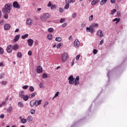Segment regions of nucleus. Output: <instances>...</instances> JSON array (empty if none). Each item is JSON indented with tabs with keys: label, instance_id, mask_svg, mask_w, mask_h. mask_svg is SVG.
Returning <instances> with one entry per match:
<instances>
[{
	"label": "nucleus",
	"instance_id": "9b49d317",
	"mask_svg": "<svg viewBox=\"0 0 127 127\" xmlns=\"http://www.w3.org/2000/svg\"><path fill=\"white\" fill-rule=\"evenodd\" d=\"M74 45L75 47H79L80 46V42L78 39H76L74 41Z\"/></svg>",
	"mask_w": 127,
	"mask_h": 127
},
{
	"label": "nucleus",
	"instance_id": "bb28decb",
	"mask_svg": "<svg viewBox=\"0 0 127 127\" xmlns=\"http://www.w3.org/2000/svg\"><path fill=\"white\" fill-rule=\"evenodd\" d=\"M90 26L94 28V27H98V26H99V25L98 24V23H93Z\"/></svg>",
	"mask_w": 127,
	"mask_h": 127
},
{
	"label": "nucleus",
	"instance_id": "bf43d9fd",
	"mask_svg": "<svg viewBox=\"0 0 127 127\" xmlns=\"http://www.w3.org/2000/svg\"><path fill=\"white\" fill-rule=\"evenodd\" d=\"M64 10V9L62 8H59V12L62 13V12H63Z\"/></svg>",
	"mask_w": 127,
	"mask_h": 127
},
{
	"label": "nucleus",
	"instance_id": "79ce46f5",
	"mask_svg": "<svg viewBox=\"0 0 127 127\" xmlns=\"http://www.w3.org/2000/svg\"><path fill=\"white\" fill-rule=\"evenodd\" d=\"M62 44H63V43H59L57 46V48H58V49H59V48H60V47H61V46H62Z\"/></svg>",
	"mask_w": 127,
	"mask_h": 127
},
{
	"label": "nucleus",
	"instance_id": "412c9836",
	"mask_svg": "<svg viewBox=\"0 0 127 127\" xmlns=\"http://www.w3.org/2000/svg\"><path fill=\"white\" fill-rule=\"evenodd\" d=\"M27 122H28V123H29V122H32V116H28L27 117Z\"/></svg>",
	"mask_w": 127,
	"mask_h": 127
},
{
	"label": "nucleus",
	"instance_id": "37998d69",
	"mask_svg": "<svg viewBox=\"0 0 127 127\" xmlns=\"http://www.w3.org/2000/svg\"><path fill=\"white\" fill-rule=\"evenodd\" d=\"M76 16H77V13H74L72 15V18H76Z\"/></svg>",
	"mask_w": 127,
	"mask_h": 127
},
{
	"label": "nucleus",
	"instance_id": "338daca9",
	"mask_svg": "<svg viewBox=\"0 0 127 127\" xmlns=\"http://www.w3.org/2000/svg\"><path fill=\"white\" fill-rule=\"evenodd\" d=\"M3 22H4V20H1L0 21V24L1 25H3Z\"/></svg>",
	"mask_w": 127,
	"mask_h": 127
},
{
	"label": "nucleus",
	"instance_id": "a878e982",
	"mask_svg": "<svg viewBox=\"0 0 127 127\" xmlns=\"http://www.w3.org/2000/svg\"><path fill=\"white\" fill-rule=\"evenodd\" d=\"M24 96V91H22L20 92V94H19V97H20V98H23Z\"/></svg>",
	"mask_w": 127,
	"mask_h": 127
},
{
	"label": "nucleus",
	"instance_id": "5fc2aeb1",
	"mask_svg": "<svg viewBox=\"0 0 127 127\" xmlns=\"http://www.w3.org/2000/svg\"><path fill=\"white\" fill-rule=\"evenodd\" d=\"M54 8H56V5H52L51 6V9H54Z\"/></svg>",
	"mask_w": 127,
	"mask_h": 127
},
{
	"label": "nucleus",
	"instance_id": "1a4fd4ad",
	"mask_svg": "<svg viewBox=\"0 0 127 127\" xmlns=\"http://www.w3.org/2000/svg\"><path fill=\"white\" fill-rule=\"evenodd\" d=\"M30 106L32 107H34V106H36V102H35V100H31L30 102Z\"/></svg>",
	"mask_w": 127,
	"mask_h": 127
},
{
	"label": "nucleus",
	"instance_id": "a18cd8bd",
	"mask_svg": "<svg viewBox=\"0 0 127 127\" xmlns=\"http://www.w3.org/2000/svg\"><path fill=\"white\" fill-rule=\"evenodd\" d=\"M115 12H117V9H114L113 10H111V14H114Z\"/></svg>",
	"mask_w": 127,
	"mask_h": 127
},
{
	"label": "nucleus",
	"instance_id": "864d4df0",
	"mask_svg": "<svg viewBox=\"0 0 127 127\" xmlns=\"http://www.w3.org/2000/svg\"><path fill=\"white\" fill-rule=\"evenodd\" d=\"M94 17V16L93 15H91L89 17V20H93V18Z\"/></svg>",
	"mask_w": 127,
	"mask_h": 127
},
{
	"label": "nucleus",
	"instance_id": "f03ea898",
	"mask_svg": "<svg viewBox=\"0 0 127 127\" xmlns=\"http://www.w3.org/2000/svg\"><path fill=\"white\" fill-rule=\"evenodd\" d=\"M68 59V53L67 52H64L62 55V61L63 63H65Z\"/></svg>",
	"mask_w": 127,
	"mask_h": 127
},
{
	"label": "nucleus",
	"instance_id": "5701e85b",
	"mask_svg": "<svg viewBox=\"0 0 127 127\" xmlns=\"http://www.w3.org/2000/svg\"><path fill=\"white\" fill-rule=\"evenodd\" d=\"M20 122L21 124H26V123H27V119L22 118V119H21Z\"/></svg>",
	"mask_w": 127,
	"mask_h": 127
},
{
	"label": "nucleus",
	"instance_id": "4468645a",
	"mask_svg": "<svg viewBox=\"0 0 127 127\" xmlns=\"http://www.w3.org/2000/svg\"><path fill=\"white\" fill-rule=\"evenodd\" d=\"M97 35L98 36H100V37H103V32H102V30H99L97 32Z\"/></svg>",
	"mask_w": 127,
	"mask_h": 127
},
{
	"label": "nucleus",
	"instance_id": "c756f323",
	"mask_svg": "<svg viewBox=\"0 0 127 127\" xmlns=\"http://www.w3.org/2000/svg\"><path fill=\"white\" fill-rule=\"evenodd\" d=\"M27 37H28V34H25L21 36L22 39H25V38H27Z\"/></svg>",
	"mask_w": 127,
	"mask_h": 127
},
{
	"label": "nucleus",
	"instance_id": "58836bf2",
	"mask_svg": "<svg viewBox=\"0 0 127 127\" xmlns=\"http://www.w3.org/2000/svg\"><path fill=\"white\" fill-rule=\"evenodd\" d=\"M48 77V75H47V74L44 73L42 75L43 79H45Z\"/></svg>",
	"mask_w": 127,
	"mask_h": 127
},
{
	"label": "nucleus",
	"instance_id": "393cba45",
	"mask_svg": "<svg viewBox=\"0 0 127 127\" xmlns=\"http://www.w3.org/2000/svg\"><path fill=\"white\" fill-rule=\"evenodd\" d=\"M11 111H12V106H10V107L6 110L7 113H11Z\"/></svg>",
	"mask_w": 127,
	"mask_h": 127
},
{
	"label": "nucleus",
	"instance_id": "2eb2a0df",
	"mask_svg": "<svg viewBox=\"0 0 127 127\" xmlns=\"http://www.w3.org/2000/svg\"><path fill=\"white\" fill-rule=\"evenodd\" d=\"M35 102H36V107H38L41 104V102H42V100H35Z\"/></svg>",
	"mask_w": 127,
	"mask_h": 127
},
{
	"label": "nucleus",
	"instance_id": "7ed1b4c3",
	"mask_svg": "<svg viewBox=\"0 0 127 127\" xmlns=\"http://www.w3.org/2000/svg\"><path fill=\"white\" fill-rule=\"evenodd\" d=\"M49 17H50V14L46 13L41 16L40 19L42 21H44L46 20V19H48V18H49Z\"/></svg>",
	"mask_w": 127,
	"mask_h": 127
},
{
	"label": "nucleus",
	"instance_id": "b1692460",
	"mask_svg": "<svg viewBox=\"0 0 127 127\" xmlns=\"http://www.w3.org/2000/svg\"><path fill=\"white\" fill-rule=\"evenodd\" d=\"M29 91L31 93L34 92V87L32 86H30L29 88Z\"/></svg>",
	"mask_w": 127,
	"mask_h": 127
},
{
	"label": "nucleus",
	"instance_id": "ddd939ff",
	"mask_svg": "<svg viewBox=\"0 0 127 127\" xmlns=\"http://www.w3.org/2000/svg\"><path fill=\"white\" fill-rule=\"evenodd\" d=\"M36 95H37V93L36 92H34V93H32V94H29V99H32V98H34V97H35Z\"/></svg>",
	"mask_w": 127,
	"mask_h": 127
},
{
	"label": "nucleus",
	"instance_id": "69168bd1",
	"mask_svg": "<svg viewBox=\"0 0 127 127\" xmlns=\"http://www.w3.org/2000/svg\"><path fill=\"white\" fill-rule=\"evenodd\" d=\"M85 26H86V24L85 23H82L81 24V27H82V28H84V27H85Z\"/></svg>",
	"mask_w": 127,
	"mask_h": 127
},
{
	"label": "nucleus",
	"instance_id": "9d476101",
	"mask_svg": "<svg viewBox=\"0 0 127 127\" xmlns=\"http://www.w3.org/2000/svg\"><path fill=\"white\" fill-rule=\"evenodd\" d=\"M4 30H9L10 29V25L9 24H5L4 25Z\"/></svg>",
	"mask_w": 127,
	"mask_h": 127
},
{
	"label": "nucleus",
	"instance_id": "6e6552de",
	"mask_svg": "<svg viewBox=\"0 0 127 127\" xmlns=\"http://www.w3.org/2000/svg\"><path fill=\"white\" fill-rule=\"evenodd\" d=\"M42 71H43V70L41 66H38L37 67V73H38V74H40V73H42Z\"/></svg>",
	"mask_w": 127,
	"mask_h": 127
},
{
	"label": "nucleus",
	"instance_id": "4d7b16f0",
	"mask_svg": "<svg viewBox=\"0 0 127 127\" xmlns=\"http://www.w3.org/2000/svg\"><path fill=\"white\" fill-rule=\"evenodd\" d=\"M3 76H4V73H3L0 75V79H2L3 78Z\"/></svg>",
	"mask_w": 127,
	"mask_h": 127
},
{
	"label": "nucleus",
	"instance_id": "680f3d73",
	"mask_svg": "<svg viewBox=\"0 0 127 127\" xmlns=\"http://www.w3.org/2000/svg\"><path fill=\"white\" fill-rule=\"evenodd\" d=\"M67 26V23H64L62 25V27H66Z\"/></svg>",
	"mask_w": 127,
	"mask_h": 127
},
{
	"label": "nucleus",
	"instance_id": "4c0bfd02",
	"mask_svg": "<svg viewBox=\"0 0 127 127\" xmlns=\"http://www.w3.org/2000/svg\"><path fill=\"white\" fill-rule=\"evenodd\" d=\"M59 92H57L56 94L55 95L54 97L53 98V100H54V99H55V98H56V97H58V96H59Z\"/></svg>",
	"mask_w": 127,
	"mask_h": 127
},
{
	"label": "nucleus",
	"instance_id": "49530a36",
	"mask_svg": "<svg viewBox=\"0 0 127 127\" xmlns=\"http://www.w3.org/2000/svg\"><path fill=\"white\" fill-rule=\"evenodd\" d=\"M79 80H80V76H77L74 80V81H76L79 82Z\"/></svg>",
	"mask_w": 127,
	"mask_h": 127
},
{
	"label": "nucleus",
	"instance_id": "0eeeda50",
	"mask_svg": "<svg viewBox=\"0 0 127 127\" xmlns=\"http://www.w3.org/2000/svg\"><path fill=\"white\" fill-rule=\"evenodd\" d=\"M27 42H28V45H29V46H30V47H31V46H32V45H33L34 41L33 39H29L27 40Z\"/></svg>",
	"mask_w": 127,
	"mask_h": 127
},
{
	"label": "nucleus",
	"instance_id": "603ef678",
	"mask_svg": "<svg viewBox=\"0 0 127 127\" xmlns=\"http://www.w3.org/2000/svg\"><path fill=\"white\" fill-rule=\"evenodd\" d=\"M93 54H97V53H98V50H97V49H94L93 51Z\"/></svg>",
	"mask_w": 127,
	"mask_h": 127
},
{
	"label": "nucleus",
	"instance_id": "09e8293b",
	"mask_svg": "<svg viewBox=\"0 0 127 127\" xmlns=\"http://www.w3.org/2000/svg\"><path fill=\"white\" fill-rule=\"evenodd\" d=\"M75 86H78L79 85V81H77L76 80L74 81Z\"/></svg>",
	"mask_w": 127,
	"mask_h": 127
},
{
	"label": "nucleus",
	"instance_id": "e433bc0d",
	"mask_svg": "<svg viewBox=\"0 0 127 127\" xmlns=\"http://www.w3.org/2000/svg\"><path fill=\"white\" fill-rule=\"evenodd\" d=\"M48 31L50 33L53 32V31H54V29H53V28H49L48 29Z\"/></svg>",
	"mask_w": 127,
	"mask_h": 127
},
{
	"label": "nucleus",
	"instance_id": "aec40b11",
	"mask_svg": "<svg viewBox=\"0 0 127 127\" xmlns=\"http://www.w3.org/2000/svg\"><path fill=\"white\" fill-rule=\"evenodd\" d=\"M28 98H29V95L28 96V95H26L23 96V97L22 98L24 100V101H28Z\"/></svg>",
	"mask_w": 127,
	"mask_h": 127
},
{
	"label": "nucleus",
	"instance_id": "473e14b6",
	"mask_svg": "<svg viewBox=\"0 0 127 127\" xmlns=\"http://www.w3.org/2000/svg\"><path fill=\"white\" fill-rule=\"evenodd\" d=\"M108 1V0H102L100 2V4L101 5H103V4H104V3H106Z\"/></svg>",
	"mask_w": 127,
	"mask_h": 127
},
{
	"label": "nucleus",
	"instance_id": "39448f33",
	"mask_svg": "<svg viewBox=\"0 0 127 127\" xmlns=\"http://www.w3.org/2000/svg\"><path fill=\"white\" fill-rule=\"evenodd\" d=\"M13 6L14 8H17V9H19V8H20V5H19L18 2L16 1L13 2Z\"/></svg>",
	"mask_w": 127,
	"mask_h": 127
},
{
	"label": "nucleus",
	"instance_id": "423d86ee",
	"mask_svg": "<svg viewBox=\"0 0 127 127\" xmlns=\"http://www.w3.org/2000/svg\"><path fill=\"white\" fill-rule=\"evenodd\" d=\"M13 50V46L12 45H9L7 46L6 50L8 53H10Z\"/></svg>",
	"mask_w": 127,
	"mask_h": 127
},
{
	"label": "nucleus",
	"instance_id": "13d9d810",
	"mask_svg": "<svg viewBox=\"0 0 127 127\" xmlns=\"http://www.w3.org/2000/svg\"><path fill=\"white\" fill-rule=\"evenodd\" d=\"M28 55L29 56H31V55H32V52L31 51H29L28 52Z\"/></svg>",
	"mask_w": 127,
	"mask_h": 127
},
{
	"label": "nucleus",
	"instance_id": "f257e3e1",
	"mask_svg": "<svg viewBox=\"0 0 127 127\" xmlns=\"http://www.w3.org/2000/svg\"><path fill=\"white\" fill-rule=\"evenodd\" d=\"M12 4L10 3H6L4 5V7L2 9L3 13H10L11 10Z\"/></svg>",
	"mask_w": 127,
	"mask_h": 127
},
{
	"label": "nucleus",
	"instance_id": "c9c22d12",
	"mask_svg": "<svg viewBox=\"0 0 127 127\" xmlns=\"http://www.w3.org/2000/svg\"><path fill=\"white\" fill-rule=\"evenodd\" d=\"M89 32L91 33H94V28L90 26V30H89Z\"/></svg>",
	"mask_w": 127,
	"mask_h": 127
},
{
	"label": "nucleus",
	"instance_id": "de8ad7c7",
	"mask_svg": "<svg viewBox=\"0 0 127 127\" xmlns=\"http://www.w3.org/2000/svg\"><path fill=\"white\" fill-rule=\"evenodd\" d=\"M3 53V49L1 47H0V54L2 55Z\"/></svg>",
	"mask_w": 127,
	"mask_h": 127
},
{
	"label": "nucleus",
	"instance_id": "f8f14e48",
	"mask_svg": "<svg viewBox=\"0 0 127 127\" xmlns=\"http://www.w3.org/2000/svg\"><path fill=\"white\" fill-rule=\"evenodd\" d=\"M26 23L28 24V25H32L33 23L32 22V20L28 18L26 20Z\"/></svg>",
	"mask_w": 127,
	"mask_h": 127
},
{
	"label": "nucleus",
	"instance_id": "6ab92c4d",
	"mask_svg": "<svg viewBox=\"0 0 127 127\" xmlns=\"http://www.w3.org/2000/svg\"><path fill=\"white\" fill-rule=\"evenodd\" d=\"M17 106L19 108H23V107H24V105H23V103L21 102H19L18 103Z\"/></svg>",
	"mask_w": 127,
	"mask_h": 127
},
{
	"label": "nucleus",
	"instance_id": "ea45409f",
	"mask_svg": "<svg viewBox=\"0 0 127 127\" xmlns=\"http://www.w3.org/2000/svg\"><path fill=\"white\" fill-rule=\"evenodd\" d=\"M65 20H66L65 18H62L60 19V22H61V23H63L64 22H65Z\"/></svg>",
	"mask_w": 127,
	"mask_h": 127
},
{
	"label": "nucleus",
	"instance_id": "c85d7f7f",
	"mask_svg": "<svg viewBox=\"0 0 127 127\" xmlns=\"http://www.w3.org/2000/svg\"><path fill=\"white\" fill-rule=\"evenodd\" d=\"M120 20H121V19L120 18H116L114 19H113V22L115 21H116V23H118V22H120Z\"/></svg>",
	"mask_w": 127,
	"mask_h": 127
},
{
	"label": "nucleus",
	"instance_id": "0e129e2a",
	"mask_svg": "<svg viewBox=\"0 0 127 127\" xmlns=\"http://www.w3.org/2000/svg\"><path fill=\"white\" fill-rule=\"evenodd\" d=\"M80 59V55H78L76 57V60H79Z\"/></svg>",
	"mask_w": 127,
	"mask_h": 127
},
{
	"label": "nucleus",
	"instance_id": "f704fd0d",
	"mask_svg": "<svg viewBox=\"0 0 127 127\" xmlns=\"http://www.w3.org/2000/svg\"><path fill=\"white\" fill-rule=\"evenodd\" d=\"M70 6V4L69 3H66L64 7V9H68L69 7Z\"/></svg>",
	"mask_w": 127,
	"mask_h": 127
},
{
	"label": "nucleus",
	"instance_id": "052dcab7",
	"mask_svg": "<svg viewBox=\"0 0 127 127\" xmlns=\"http://www.w3.org/2000/svg\"><path fill=\"white\" fill-rule=\"evenodd\" d=\"M0 119H4V114H1L0 115Z\"/></svg>",
	"mask_w": 127,
	"mask_h": 127
},
{
	"label": "nucleus",
	"instance_id": "a211bd4d",
	"mask_svg": "<svg viewBox=\"0 0 127 127\" xmlns=\"http://www.w3.org/2000/svg\"><path fill=\"white\" fill-rule=\"evenodd\" d=\"M20 37V35H16L14 39V41H15V42L18 41V39H19Z\"/></svg>",
	"mask_w": 127,
	"mask_h": 127
},
{
	"label": "nucleus",
	"instance_id": "a19ab883",
	"mask_svg": "<svg viewBox=\"0 0 127 127\" xmlns=\"http://www.w3.org/2000/svg\"><path fill=\"white\" fill-rule=\"evenodd\" d=\"M28 85H24L22 86V89H23V90H27V89H28Z\"/></svg>",
	"mask_w": 127,
	"mask_h": 127
},
{
	"label": "nucleus",
	"instance_id": "20e7f679",
	"mask_svg": "<svg viewBox=\"0 0 127 127\" xmlns=\"http://www.w3.org/2000/svg\"><path fill=\"white\" fill-rule=\"evenodd\" d=\"M68 80H69V84H70V85H73V84L74 83V81L75 80V78H74V77L73 76V75H70L68 78Z\"/></svg>",
	"mask_w": 127,
	"mask_h": 127
},
{
	"label": "nucleus",
	"instance_id": "774afa93",
	"mask_svg": "<svg viewBox=\"0 0 127 127\" xmlns=\"http://www.w3.org/2000/svg\"><path fill=\"white\" fill-rule=\"evenodd\" d=\"M104 43V40H101L100 42V45H102V44Z\"/></svg>",
	"mask_w": 127,
	"mask_h": 127
},
{
	"label": "nucleus",
	"instance_id": "dca6fc26",
	"mask_svg": "<svg viewBox=\"0 0 127 127\" xmlns=\"http://www.w3.org/2000/svg\"><path fill=\"white\" fill-rule=\"evenodd\" d=\"M100 1V0H93L91 2V5H95V4H97Z\"/></svg>",
	"mask_w": 127,
	"mask_h": 127
},
{
	"label": "nucleus",
	"instance_id": "7c9ffc66",
	"mask_svg": "<svg viewBox=\"0 0 127 127\" xmlns=\"http://www.w3.org/2000/svg\"><path fill=\"white\" fill-rule=\"evenodd\" d=\"M55 40H56V41H58V42H60V41H62V39L60 37H56V39H55Z\"/></svg>",
	"mask_w": 127,
	"mask_h": 127
},
{
	"label": "nucleus",
	"instance_id": "e2e57ef3",
	"mask_svg": "<svg viewBox=\"0 0 127 127\" xmlns=\"http://www.w3.org/2000/svg\"><path fill=\"white\" fill-rule=\"evenodd\" d=\"M48 7H50V6H51L52 5V4L51 3V1H49V3L48 4Z\"/></svg>",
	"mask_w": 127,
	"mask_h": 127
},
{
	"label": "nucleus",
	"instance_id": "f3484780",
	"mask_svg": "<svg viewBox=\"0 0 127 127\" xmlns=\"http://www.w3.org/2000/svg\"><path fill=\"white\" fill-rule=\"evenodd\" d=\"M19 49V47L18 44H15L14 46H13V50H18Z\"/></svg>",
	"mask_w": 127,
	"mask_h": 127
},
{
	"label": "nucleus",
	"instance_id": "4be33fe9",
	"mask_svg": "<svg viewBox=\"0 0 127 127\" xmlns=\"http://www.w3.org/2000/svg\"><path fill=\"white\" fill-rule=\"evenodd\" d=\"M47 38L49 40H52V39L53 38V35L52 34H48L47 35Z\"/></svg>",
	"mask_w": 127,
	"mask_h": 127
},
{
	"label": "nucleus",
	"instance_id": "c03bdc74",
	"mask_svg": "<svg viewBox=\"0 0 127 127\" xmlns=\"http://www.w3.org/2000/svg\"><path fill=\"white\" fill-rule=\"evenodd\" d=\"M30 113L31 115H34V114H35V110H34V109H31L30 110Z\"/></svg>",
	"mask_w": 127,
	"mask_h": 127
},
{
	"label": "nucleus",
	"instance_id": "2f4dec72",
	"mask_svg": "<svg viewBox=\"0 0 127 127\" xmlns=\"http://www.w3.org/2000/svg\"><path fill=\"white\" fill-rule=\"evenodd\" d=\"M3 106H6V102L2 101V103L0 104V108H2Z\"/></svg>",
	"mask_w": 127,
	"mask_h": 127
},
{
	"label": "nucleus",
	"instance_id": "3c124183",
	"mask_svg": "<svg viewBox=\"0 0 127 127\" xmlns=\"http://www.w3.org/2000/svg\"><path fill=\"white\" fill-rule=\"evenodd\" d=\"M1 85H6L7 84V82L5 81H2L1 82Z\"/></svg>",
	"mask_w": 127,
	"mask_h": 127
},
{
	"label": "nucleus",
	"instance_id": "72a5a7b5",
	"mask_svg": "<svg viewBox=\"0 0 127 127\" xmlns=\"http://www.w3.org/2000/svg\"><path fill=\"white\" fill-rule=\"evenodd\" d=\"M17 56L18 58H21L22 57V54L21 52H18L17 54Z\"/></svg>",
	"mask_w": 127,
	"mask_h": 127
},
{
	"label": "nucleus",
	"instance_id": "8fccbe9b",
	"mask_svg": "<svg viewBox=\"0 0 127 127\" xmlns=\"http://www.w3.org/2000/svg\"><path fill=\"white\" fill-rule=\"evenodd\" d=\"M71 0H65V3H68V4H70L71 3Z\"/></svg>",
	"mask_w": 127,
	"mask_h": 127
},
{
	"label": "nucleus",
	"instance_id": "6e6d98bb",
	"mask_svg": "<svg viewBox=\"0 0 127 127\" xmlns=\"http://www.w3.org/2000/svg\"><path fill=\"white\" fill-rule=\"evenodd\" d=\"M47 106H48V102L46 101L44 105V108L47 107Z\"/></svg>",
	"mask_w": 127,
	"mask_h": 127
},
{
	"label": "nucleus",
	"instance_id": "cd10ccee",
	"mask_svg": "<svg viewBox=\"0 0 127 127\" xmlns=\"http://www.w3.org/2000/svg\"><path fill=\"white\" fill-rule=\"evenodd\" d=\"M3 17L4 18H5V19H7V18H8V13H3Z\"/></svg>",
	"mask_w": 127,
	"mask_h": 127
}]
</instances>
